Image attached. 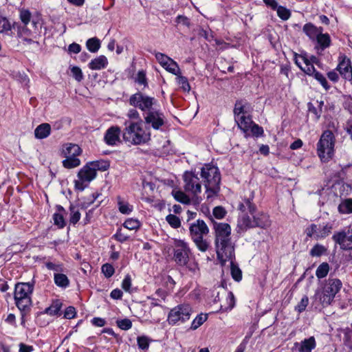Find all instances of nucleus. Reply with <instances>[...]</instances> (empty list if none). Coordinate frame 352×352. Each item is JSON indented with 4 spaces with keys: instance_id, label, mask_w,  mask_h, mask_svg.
<instances>
[{
    "instance_id": "obj_32",
    "label": "nucleus",
    "mask_w": 352,
    "mask_h": 352,
    "mask_svg": "<svg viewBox=\"0 0 352 352\" xmlns=\"http://www.w3.org/2000/svg\"><path fill=\"white\" fill-rule=\"evenodd\" d=\"M70 216L69 222L71 224H76L80 219L81 214L78 206L71 204L69 206Z\"/></svg>"
},
{
    "instance_id": "obj_43",
    "label": "nucleus",
    "mask_w": 352,
    "mask_h": 352,
    "mask_svg": "<svg viewBox=\"0 0 352 352\" xmlns=\"http://www.w3.org/2000/svg\"><path fill=\"white\" fill-rule=\"evenodd\" d=\"M173 195L174 198L179 202L184 204H189L190 203L189 197L181 190H173Z\"/></svg>"
},
{
    "instance_id": "obj_28",
    "label": "nucleus",
    "mask_w": 352,
    "mask_h": 352,
    "mask_svg": "<svg viewBox=\"0 0 352 352\" xmlns=\"http://www.w3.org/2000/svg\"><path fill=\"white\" fill-rule=\"evenodd\" d=\"M54 283L59 287L65 288L69 285V280L67 276L62 272L54 273Z\"/></svg>"
},
{
    "instance_id": "obj_45",
    "label": "nucleus",
    "mask_w": 352,
    "mask_h": 352,
    "mask_svg": "<svg viewBox=\"0 0 352 352\" xmlns=\"http://www.w3.org/2000/svg\"><path fill=\"white\" fill-rule=\"evenodd\" d=\"M12 25L5 16L0 14V33L6 32L11 30Z\"/></svg>"
},
{
    "instance_id": "obj_20",
    "label": "nucleus",
    "mask_w": 352,
    "mask_h": 352,
    "mask_svg": "<svg viewBox=\"0 0 352 352\" xmlns=\"http://www.w3.org/2000/svg\"><path fill=\"white\" fill-rule=\"evenodd\" d=\"M238 126L245 133V137L248 138L250 136L249 131L250 127L254 123L250 116L245 115L243 116L239 117L235 120Z\"/></svg>"
},
{
    "instance_id": "obj_63",
    "label": "nucleus",
    "mask_w": 352,
    "mask_h": 352,
    "mask_svg": "<svg viewBox=\"0 0 352 352\" xmlns=\"http://www.w3.org/2000/svg\"><path fill=\"white\" fill-rule=\"evenodd\" d=\"M226 301L228 303V307H225V311H230L234 307L235 305L234 296L232 292L228 293L226 298Z\"/></svg>"
},
{
    "instance_id": "obj_6",
    "label": "nucleus",
    "mask_w": 352,
    "mask_h": 352,
    "mask_svg": "<svg viewBox=\"0 0 352 352\" xmlns=\"http://www.w3.org/2000/svg\"><path fill=\"white\" fill-rule=\"evenodd\" d=\"M190 236L195 243L197 248L201 252H206L208 249L209 243L204 239L205 235L209 232V228L206 223L201 219H197L191 223L190 228Z\"/></svg>"
},
{
    "instance_id": "obj_15",
    "label": "nucleus",
    "mask_w": 352,
    "mask_h": 352,
    "mask_svg": "<svg viewBox=\"0 0 352 352\" xmlns=\"http://www.w3.org/2000/svg\"><path fill=\"white\" fill-rule=\"evenodd\" d=\"M332 239L336 243H338L342 249H352V238L351 237V234H349V230H348L347 233L344 232L336 233L333 235Z\"/></svg>"
},
{
    "instance_id": "obj_13",
    "label": "nucleus",
    "mask_w": 352,
    "mask_h": 352,
    "mask_svg": "<svg viewBox=\"0 0 352 352\" xmlns=\"http://www.w3.org/2000/svg\"><path fill=\"white\" fill-rule=\"evenodd\" d=\"M332 225L326 223L323 225L311 224L305 230L307 236L314 238L316 240H320L328 236L332 231Z\"/></svg>"
},
{
    "instance_id": "obj_59",
    "label": "nucleus",
    "mask_w": 352,
    "mask_h": 352,
    "mask_svg": "<svg viewBox=\"0 0 352 352\" xmlns=\"http://www.w3.org/2000/svg\"><path fill=\"white\" fill-rule=\"evenodd\" d=\"M131 278L130 275H126L122 283V288L126 292H131Z\"/></svg>"
},
{
    "instance_id": "obj_23",
    "label": "nucleus",
    "mask_w": 352,
    "mask_h": 352,
    "mask_svg": "<svg viewBox=\"0 0 352 352\" xmlns=\"http://www.w3.org/2000/svg\"><path fill=\"white\" fill-rule=\"evenodd\" d=\"M342 286V282L337 278L329 279L327 283L324 286V289H326V292L335 298L336 294L340 290Z\"/></svg>"
},
{
    "instance_id": "obj_60",
    "label": "nucleus",
    "mask_w": 352,
    "mask_h": 352,
    "mask_svg": "<svg viewBox=\"0 0 352 352\" xmlns=\"http://www.w3.org/2000/svg\"><path fill=\"white\" fill-rule=\"evenodd\" d=\"M138 345L141 349H147L149 346L148 338L146 336H140L137 339Z\"/></svg>"
},
{
    "instance_id": "obj_49",
    "label": "nucleus",
    "mask_w": 352,
    "mask_h": 352,
    "mask_svg": "<svg viewBox=\"0 0 352 352\" xmlns=\"http://www.w3.org/2000/svg\"><path fill=\"white\" fill-rule=\"evenodd\" d=\"M306 74L313 76L316 72L314 65L310 62L309 59L307 58V61L305 63L304 66L301 69Z\"/></svg>"
},
{
    "instance_id": "obj_50",
    "label": "nucleus",
    "mask_w": 352,
    "mask_h": 352,
    "mask_svg": "<svg viewBox=\"0 0 352 352\" xmlns=\"http://www.w3.org/2000/svg\"><path fill=\"white\" fill-rule=\"evenodd\" d=\"M126 117L128 118V119H129L128 120H129V121H134V122L142 121L140 118V113L135 109H130L126 113Z\"/></svg>"
},
{
    "instance_id": "obj_37",
    "label": "nucleus",
    "mask_w": 352,
    "mask_h": 352,
    "mask_svg": "<svg viewBox=\"0 0 352 352\" xmlns=\"http://www.w3.org/2000/svg\"><path fill=\"white\" fill-rule=\"evenodd\" d=\"M208 319V315L204 314H200L197 315L195 318L192 321L190 329L192 330H196L200 326H201L204 322H205Z\"/></svg>"
},
{
    "instance_id": "obj_64",
    "label": "nucleus",
    "mask_w": 352,
    "mask_h": 352,
    "mask_svg": "<svg viewBox=\"0 0 352 352\" xmlns=\"http://www.w3.org/2000/svg\"><path fill=\"white\" fill-rule=\"evenodd\" d=\"M226 210L221 206H217L213 210V215L219 219L223 218L226 215Z\"/></svg>"
},
{
    "instance_id": "obj_27",
    "label": "nucleus",
    "mask_w": 352,
    "mask_h": 352,
    "mask_svg": "<svg viewBox=\"0 0 352 352\" xmlns=\"http://www.w3.org/2000/svg\"><path fill=\"white\" fill-rule=\"evenodd\" d=\"M56 208L58 212L54 213L53 215L54 222L59 228H63L65 226V221L62 212H64L65 210L61 206H57Z\"/></svg>"
},
{
    "instance_id": "obj_14",
    "label": "nucleus",
    "mask_w": 352,
    "mask_h": 352,
    "mask_svg": "<svg viewBox=\"0 0 352 352\" xmlns=\"http://www.w3.org/2000/svg\"><path fill=\"white\" fill-rule=\"evenodd\" d=\"M120 128L118 126H112L109 128L104 137V140L109 146H115L120 142V135H122Z\"/></svg>"
},
{
    "instance_id": "obj_42",
    "label": "nucleus",
    "mask_w": 352,
    "mask_h": 352,
    "mask_svg": "<svg viewBox=\"0 0 352 352\" xmlns=\"http://www.w3.org/2000/svg\"><path fill=\"white\" fill-rule=\"evenodd\" d=\"M61 302L59 300H56L47 308L45 309V313L50 316L57 315L61 308Z\"/></svg>"
},
{
    "instance_id": "obj_1",
    "label": "nucleus",
    "mask_w": 352,
    "mask_h": 352,
    "mask_svg": "<svg viewBox=\"0 0 352 352\" xmlns=\"http://www.w3.org/2000/svg\"><path fill=\"white\" fill-rule=\"evenodd\" d=\"M214 245L218 260L222 265L230 261V272L233 279L240 281L242 272L234 263V245L231 241V228L229 224L219 223L214 224Z\"/></svg>"
},
{
    "instance_id": "obj_33",
    "label": "nucleus",
    "mask_w": 352,
    "mask_h": 352,
    "mask_svg": "<svg viewBox=\"0 0 352 352\" xmlns=\"http://www.w3.org/2000/svg\"><path fill=\"white\" fill-rule=\"evenodd\" d=\"M322 50L328 47L331 43V38L328 34H323L322 31L320 32V35L317 36L316 40Z\"/></svg>"
},
{
    "instance_id": "obj_34",
    "label": "nucleus",
    "mask_w": 352,
    "mask_h": 352,
    "mask_svg": "<svg viewBox=\"0 0 352 352\" xmlns=\"http://www.w3.org/2000/svg\"><path fill=\"white\" fill-rule=\"evenodd\" d=\"M86 46L90 52L96 53L100 47V41L96 37L91 38L87 41Z\"/></svg>"
},
{
    "instance_id": "obj_40",
    "label": "nucleus",
    "mask_w": 352,
    "mask_h": 352,
    "mask_svg": "<svg viewBox=\"0 0 352 352\" xmlns=\"http://www.w3.org/2000/svg\"><path fill=\"white\" fill-rule=\"evenodd\" d=\"M329 265L327 263H321L316 269V277L319 279L326 277L329 272Z\"/></svg>"
},
{
    "instance_id": "obj_57",
    "label": "nucleus",
    "mask_w": 352,
    "mask_h": 352,
    "mask_svg": "<svg viewBox=\"0 0 352 352\" xmlns=\"http://www.w3.org/2000/svg\"><path fill=\"white\" fill-rule=\"evenodd\" d=\"M117 324L119 328L125 331L130 329L132 327V322L128 318L117 320Z\"/></svg>"
},
{
    "instance_id": "obj_2",
    "label": "nucleus",
    "mask_w": 352,
    "mask_h": 352,
    "mask_svg": "<svg viewBox=\"0 0 352 352\" xmlns=\"http://www.w3.org/2000/svg\"><path fill=\"white\" fill-rule=\"evenodd\" d=\"M122 131V140L128 145L138 146L151 140L150 129L144 126L142 121L126 120Z\"/></svg>"
},
{
    "instance_id": "obj_4",
    "label": "nucleus",
    "mask_w": 352,
    "mask_h": 352,
    "mask_svg": "<svg viewBox=\"0 0 352 352\" xmlns=\"http://www.w3.org/2000/svg\"><path fill=\"white\" fill-rule=\"evenodd\" d=\"M335 137L329 131H324L317 144V153L323 162H329L334 155Z\"/></svg>"
},
{
    "instance_id": "obj_11",
    "label": "nucleus",
    "mask_w": 352,
    "mask_h": 352,
    "mask_svg": "<svg viewBox=\"0 0 352 352\" xmlns=\"http://www.w3.org/2000/svg\"><path fill=\"white\" fill-rule=\"evenodd\" d=\"M146 124L150 125L155 130H160L165 124V116L164 113L157 107L146 113H143Z\"/></svg>"
},
{
    "instance_id": "obj_51",
    "label": "nucleus",
    "mask_w": 352,
    "mask_h": 352,
    "mask_svg": "<svg viewBox=\"0 0 352 352\" xmlns=\"http://www.w3.org/2000/svg\"><path fill=\"white\" fill-rule=\"evenodd\" d=\"M253 136L259 137L263 135V129L258 124L253 123L250 127V131ZM250 135V133H249Z\"/></svg>"
},
{
    "instance_id": "obj_56",
    "label": "nucleus",
    "mask_w": 352,
    "mask_h": 352,
    "mask_svg": "<svg viewBox=\"0 0 352 352\" xmlns=\"http://www.w3.org/2000/svg\"><path fill=\"white\" fill-rule=\"evenodd\" d=\"M155 58L160 65L163 67V66L168 63V61L170 60L172 58L168 56L167 55L157 52L155 53Z\"/></svg>"
},
{
    "instance_id": "obj_31",
    "label": "nucleus",
    "mask_w": 352,
    "mask_h": 352,
    "mask_svg": "<svg viewBox=\"0 0 352 352\" xmlns=\"http://www.w3.org/2000/svg\"><path fill=\"white\" fill-rule=\"evenodd\" d=\"M163 68L175 76L182 74L178 64L173 59L168 61V63L163 66Z\"/></svg>"
},
{
    "instance_id": "obj_30",
    "label": "nucleus",
    "mask_w": 352,
    "mask_h": 352,
    "mask_svg": "<svg viewBox=\"0 0 352 352\" xmlns=\"http://www.w3.org/2000/svg\"><path fill=\"white\" fill-rule=\"evenodd\" d=\"M338 211L341 214L352 213V199H346L341 201L338 207Z\"/></svg>"
},
{
    "instance_id": "obj_7",
    "label": "nucleus",
    "mask_w": 352,
    "mask_h": 352,
    "mask_svg": "<svg viewBox=\"0 0 352 352\" xmlns=\"http://www.w3.org/2000/svg\"><path fill=\"white\" fill-rule=\"evenodd\" d=\"M192 312L189 303L179 304L170 310L168 322L171 325L183 324L190 320Z\"/></svg>"
},
{
    "instance_id": "obj_16",
    "label": "nucleus",
    "mask_w": 352,
    "mask_h": 352,
    "mask_svg": "<svg viewBox=\"0 0 352 352\" xmlns=\"http://www.w3.org/2000/svg\"><path fill=\"white\" fill-rule=\"evenodd\" d=\"M337 69L345 80L349 81L352 80V67L349 58L346 57L342 58V59L340 60Z\"/></svg>"
},
{
    "instance_id": "obj_35",
    "label": "nucleus",
    "mask_w": 352,
    "mask_h": 352,
    "mask_svg": "<svg viewBox=\"0 0 352 352\" xmlns=\"http://www.w3.org/2000/svg\"><path fill=\"white\" fill-rule=\"evenodd\" d=\"M97 173L98 170L105 171L109 168V163L105 160H97L89 162Z\"/></svg>"
},
{
    "instance_id": "obj_22",
    "label": "nucleus",
    "mask_w": 352,
    "mask_h": 352,
    "mask_svg": "<svg viewBox=\"0 0 352 352\" xmlns=\"http://www.w3.org/2000/svg\"><path fill=\"white\" fill-rule=\"evenodd\" d=\"M253 198V192H250L249 197L245 198L243 201L239 204V209L242 212H245L246 210H248L251 214H253L256 212V209L255 205L252 203Z\"/></svg>"
},
{
    "instance_id": "obj_12",
    "label": "nucleus",
    "mask_w": 352,
    "mask_h": 352,
    "mask_svg": "<svg viewBox=\"0 0 352 352\" xmlns=\"http://www.w3.org/2000/svg\"><path fill=\"white\" fill-rule=\"evenodd\" d=\"M184 189L186 192L197 196L201 192V184L199 178L192 172H185L184 174Z\"/></svg>"
},
{
    "instance_id": "obj_46",
    "label": "nucleus",
    "mask_w": 352,
    "mask_h": 352,
    "mask_svg": "<svg viewBox=\"0 0 352 352\" xmlns=\"http://www.w3.org/2000/svg\"><path fill=\"white\" fill-rule=\"evenodd\" d=\"M45 265L47 270L54 271V273H59L63 271V264L59 262L54 263L51 261H46L45 263Z\"/></svg>"
},
{
    "instance_id": "obj_62",
    "label": "nucleus",
    "mask_w": 352,
    "mask_h": 352,
    "mask_svg": "<svg viewBox=\"0 0 352 352\" xmlns=\"http://www.w3.org/2000/svg\"><path fill=\"white\" fill-rule=\"evenodd\" d=\"M113 237L116 240L121 243L127 241L129 238L127 234L122 232V229H118L116 233L113 235Z\"/></svg>"
},
{
    "instance_id": "obj_61",
    "label": "nucleus",
    "mask_w": 352,
    "mask_h": 352,
    "mask_svg": "<svg viewBox=\"0 0 352 352\" xmlns=\"http://www.w3.org/2000/svg\"><path fill=\"white\" fill-rule=\"evenodd\" d=\"M20 19L25 25H28L31 19V13L27 10L20 12Z\"/></svg>"
},
{
    "instance_id": "obj_10",
    "label": "nucleus",
    "mask_w": 352,
    "mask_h": 352,
    "mask_svg": "<svg viewBox=\"0 0 352 352\" xmlns=\"http://www.w3.org/2000/svg\"><path fill=\"white\" fill-rule=\"evenodd\" d=\"M190 253V250L185 241L182 240L175 241L174 258L178 265H186L189 261Z\"/></svg>"
},
{
    "instance_id": "obj_26",
    "label": "nucleus",
    "mask_w": 352,
    "mask_h": 352,
    "mask_svg": "<svg viewBox=\"0 0 352 352\" xmlns=\"http://www.w3.org/2000/svg\"><path fill=\"white\" fill-rule=\"evenodd\" d=\"M50 125L47 123H43L36 128L34 131V135L37 139H44L50 135Z\"/></svg>"
},
{
    "instance_id": "obj_18",
    "label": "nucleus",
    "mask_w": 352,
    "mask_h": 352,
    "mask_svg": "<svg viewBox=\"0 0 352 352\" xmlns=\"http://www.w3.org/2000/svg\"><path fill=\"white\" fill-rule=\"evenodd\" d=\"M78 177L82 182L89 183L96 178V173L94 170V168H92L88 162L79 170Z\"/></svg>"
},
{
    "instance_id": "obj_19",
    "label": "nucleus",
    "mask_w": 352,
    "mask_h": 352,
    "mask_svg": "<svg viewBox=\"0 0 352 352\" xmlns=\"http://www.w3.org/2000/svg\"><path fill=\"white\" fill-rule=\"evenodd\" d=\"M314 300L319 302L322 307H327L329 305L334 299L332 294L326 292V289L324 288L317 289L314 296Z\"/></svg>"
},
{
    "instance_id": "obj_44",
    "label": "nucleus",
    "mask_w": 352,
    "mask_h": 352,
    "mask_svg": "<svg viewBox=\"0 0 352 352\" xmlns=\"http://www.w3.org/2000/svg\"><path fill=\"white\" fill-rule=\"evenodd\" d=\"M327 252V248L320 244H316L310 250V255L311 256H320Z\"/></svg>"
},
{
    "instance_id": "obj_25",
    "label": "nucleus",
    "mask_w": 352,
    "mask_h": 352,
    "mask_svg": "<svg viewBox=\"0 0 352 352\" xmlns=\"http://www.w3.org/2000/svg\"><path fill=\"white\" fill-rule=\"evenodd\" d=\"M303 32L312 41H315L320 32L322 31V28H317L311 23H306L303 26Z\"/></svg>"
},
{
    "instance_id": "obj_53",
    "label": "nucleus",
    "mask_w": 352,
    "mask_h": 352,
    "mask_svg": "<svg viewBox=\"0 0 352 352\" xmlns=\"http://www.w3.org/2000/svg\"><path fill=\"white\" fill-rule=\"evenodd\" d=\"M313 76L316 80H317L321 85L326 89L328 90L329 89V86L328 85L327 80L326 78L320 72H316Z\"/></svg>"
},
{
    "instance_id": "obj_3",
    "label": "nucleus",
    "mask_w": 352,
    "mask_h": 352,
    "mask_svg": "<svg viewBox=\"0 0 352 352\" xmlns=\"http://www.w3.org/2000/svg\"><path fill=\"white\" fill-rule=\"evenodd\" d=\"M201 177L204 182L207 198L214 197L219 191L221 176L217 166L206 164L201 168Z\"/></svg>"
},
{
    "instance_id": "obj_58",
    "label": "nucleus",
    "mask_w": 352,
    "mask_h": 352,
    "mask_svg": "<svg viewBox=\"0 0 352 352\" xmlns=\"http://www.w3.org/2000/svg\"><path fill=\"white\" fill-rule=\"evenodd\" d=\"M73 77L78 82H80L83 78V74L80 67L74 66L71 69Z\"/></svg>"
},
{
    "instance_id": "obj_21",
    "label": "nucleus",
    "mask_w": 352,
    "mask_h": 352,
    "mask_svg": "<svg viewBox=\"0 0 352 352\" xmlns=\"http://www.w3.org/2000/svg\"><path fill=\"white\" fill-rule=\"evenodd\" d=\"M252 215L254 219V228H266L270 226L271 221L267 214L263 212H258L256 214L254 213Z\"/></svg>"
},
{
    "instance_id": "obj_55",
    "label": "nucleus",
    "mask_w": 352,
    "mask_h": 352,
    "mask_svg": "<svg viewBox=\"0 0 352 352\" xmlns=\"http://www.w3.org/2000/svg\"><path fill=\"white\" fill-rule=\"evenodd\" d=\"M30 31L23 28L19 32V36L22 39V41L27 42L28 44H30L33 42V40L28 36H30Z\"/></svg>"
},
{
    "instance_id": "obj_24",
    "label": "nucleus",
    "mask_w": 352,
    "mask_h": 352,
    "mask_svg": "<svg viewBox=\"0 0 352 352\" xmlns=\"http://www.w3.org/2000/svg\"><path fill=\"white\" fill-rule=\"evenodd\" d=\"M107 65L108 60L107 57L104 55H100L89 63V67L92 70H100L104 69Z\"/></svg>"
},
{
    "instance_id": "obj_38",
    "label": "nucleus",
    "mask_w": 352,
    "mask_h": 352,
    "mask_svg": "<svg viewBox=\"0 0 352 352\" xmlns=\"http://www.w3.org/2000/svg\"><path fill=\"white\" fill-rule=\"evenodd\" d=\"M176 81L180 88L185 92H189L190 86L186 77L182 76L181 74L175 75Z\"/></svg>"
},
{
    "instance_id": "obj_29",
    "label": "nucleus",
    "mask_w": 352,
    "mask_h": 352,
    "mask_svg": "<svg viewBox=\"0 0 352 352\" xmlns=\"http://www.w3.org/2000/svg\"><path fill=\"white\" fill-rule=\"evenodd\" d=\"M238 226L241 229L254 228V219H252L247 214H242L238 219Z\"/></svg>"
},
{
    "instance_id": "obj_39",
    "label": "nucleus",
    "mask_w": 352,
    "mask_h": 352,
    "mask_svg": "<svg viewBox=\"0 0 352 352\" xmlns=\"http://www.w3.org/2000/svg\"><path fill=\"white\" fill-rule=\"evenodd\" d=\"M245 104H244L242 101H237L235 104L234 109V119L236 120L239 117L247 115V111L245 110Z\"/></svg>"
},
{
    "instance_id": "obj_47",
    "label": "nucleus",
    "mask_w": 352,
    "mask_h": 352,
    "mask_svg": "<svg viewBox=\"0 0 352 352\" xmlns=\"http://www.w3.org/2000/svg\"><path fill=\"white\" fill-rule=\"evenodd\" d=\"M277 12V15L284 21H286L289 19L291 16V12L289 10L287 9L283 6H278V8L276 9Z\"/></svg>"
},
{
    "instance_id": "obj_9",
    "label": "nucleus",
    "mask_w": 352,
    "mask_h": 352,
    "mask_svg": "<svg viewBox=\"0 0 352 352\" xmlns=\"http://www.w3.org/2000/svg\"><path fill=\"white\" fill-rule=\"evenodd\" d=\"M130 105L138 108L144 113L150 111L158 106L157 100L154 97H151L141 92L135 93L131 96L129 100Z\"/></svg>"
},
{
    "instance_id": "obj_5",
    "label": "nucleus",
    "mask_w": 352,
    "mask_h": 352,
    "mask_svg": "<svg viewBox=\"0 0 352 352\" xmlns=\"http://www.w3.org/2000/svg\"><path fill=\"white\" fill-rule=\"evenodd\" d=\"M34 285L29 283H19L14 288V298L16 307L21 310L27 311L32 305V294Z\"/></svg>"
},
{
    "instance_id": "obj_41",
    "label": "nucleus",
    "mask_w": 352,
    "mask_h": 352,
    "mask_svg": "<svg viewBox=\"0 0 352 352\" xmlns=\"http://www.w3.org/2000/svg\"><path fill=\"white\" fill-rule=\"evenodd\" d=\"M141 223L137 219L129 218L123 223V226L129 230H134L140 228Z\"/></svg>"
},
{
    "instance_id": "obj_36",
    "label": "nucleus",
    "mask_w": 352,
    "mask_h": 352,
    "mask_svg": "<svg viewBox=\"0 0 352 352\" xmlns=\"http://www.w3.org/2000/svg\"><path fill=\"white\" fill-rule=\"evenodd\" d=\"M118 210L122 214H129L133 211V206L123 201L120 197H118Z\"/></svg>"
},
{
    "instance_id": "obj_54",
    "label": "nucleus",
    "mask_w": 352,
    "mask_h": 352,
    "mask_svg": "<svg viewBox=\"0 0 352 352\" xmlns=\"http://www.w3.org/2000/svg\"><path fill=\"white\" fill-rule=\"evenodd\" d=\"M309 303V298L307 296H304L299 303L296 306L295 309L299 312L301 313L303 311L305 310L306 307H307Z\"/></svg>"
},
{
    "instance_id": "obj_17",
    "label": "nucleus",
    "mask_w": 352,
    "mask_h": 352,
    "mask_svg": "<svg viewBox=\"0 0 352 352\" xmlns=\"http://www.w3.org/2000/svg\"><path fill=\"white\" fill-rule=\"evenodd\" d=\"M316 346V341L314 336L302 340L300 342H295L294 349L298 352H311Z\"/></svg>"
},
{
    "instance_id": "obj_8",
    "label": "nucleus",
    "mask_w": 352,
    "mask_h": 352,
    "mask_svg": "<svg viewBox=\"0 0 352 352\" xmlns=\"http://www.w3.org/2000/svg\"><path fill=\"white\" fill-rule=\"evenodd\" d=\"M82 153L80 147L76 144L66 143L63 146L62 154L65 157L63 166L66 168H74L80 164L78 157Z\"/></svg>"
},
{
    "instance_id": "obj_52",
    "label": "nucleus",
    "mask_w": 352,
    "mask_h": 352,
    "mask_svg": "<svg viewBox=\"0 0 352 352\" xmlns=\"http://www.w3.org/2000/svg\"><path fill=\"white\" fill-rule=\"evenodd\" d=\"M102 272L107 278H110L112 276L115 272L114 267L112 265L109 263H105L102 266Z\"/></svg>"
},
{
    "instance_id": "obj_48",
    "label": "nucleus",
    "mask_w": 352,
    "mask_h": 352,
    "mask_svg": "<svg viewBox=\"0 0 352 352\" xmlns=\"http://www.w3.org/2000/svg\"><path fill=\"white\" fill-rule=\"evenodd\" d=\"M166 220L170 224V226L174 228H177L181 226L179 218L175 214H168L166 216Z\"/></svg>"
}]
</instances>
